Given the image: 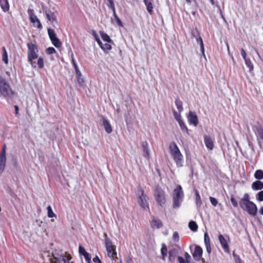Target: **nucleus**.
I'll use <instances>...</instances> for the list:
<instances>
[{
	"mask_svg": "<svg viewBox=\"0 0 263 263\" xmlns=\"http://www.w3.org/2000/svg\"><path fill=\"white\" fill-rule=\"evenodd\" d=\"M205 248H206V250L207 252L208 253V254H211V251H212L211 244L205 245Z\"/></svg>",
	"mask_w": 263,
	"mask_h": 263,
	"instance_id": "56",
	"label": "nucleus"
},
{
	"mask_svg": "<svg viewBox=\"0 0 263 263\" xmlns=\"http://www.w3.org/2000/svg\"><path fill=\"white\" fill-rule=\"evenodd\" d=\"M204 242L205 245L210 244V238L207 232H205L204 234Z\"/></svg>",
	"mask_w": 263,
	"mask_h": 263,
	"instance_id": "43",
	"label": "nucleus"
},
{
	"mask_svg": "<svg viewBox=\"0 0 263 263\" xmlns=\"http://www.w3.org/2000/svg\"><path fill=\"white\" fill-rule=\"evenodd\" d=\"M92 34H93V36L95 37L96 41H97V39H99L97 33L94 31L92 32Z\"/></svg>",
	"mask_w": 263,
	"mask_h": 263,
	"instance_id": "62",
	"label": "nucleus"
},
{
	"mask_svg": "<svg viewBox=\"0 0 263 263\" xmlns=\"http://www.w3.org/2000/svg\"><path fill=\"white\" fill-rule=\"evenodd\" d=\"M55 52H56L55 49L52 47H48L46 50V53L47 54H52Z\"/></svg>",
	"mask_w": 263,
	"mask_h": 263,
	"instance_id": "44",
	"label": "nucleus"
},
{
	"mask_svg": "<svg viewBox=\"0 0 263 263\" xmlns=\"http://www.w3.org/2000/svg\"><path fill=\"white\" fill-rule=\"evenodd\" d=\"M204 142L206 148L208 149L212 150L213 149L214 146V142L210 136L208 135H204Z\"/></svg>",
	"mask_w": 263,
	"mask_h": 263,
	"instance_id": "20",
	"label": "nucleus"
},
{
	"mask_svg": "<svg viewBox=\"0 0 263 263\" xmlns=\"http://www.w3.org/2000/svg\"><path fill=\"white\" fill-rule=\"evenodd\" d=\"M37 65L39 68L42 69L44 67V62L42 58L40 57L37 60Z\"/></svg>",
	"mask_w": 263,
	"mask_h": 263,
	"instance_id": "42",
	"label": "nucleus"
},
{
	"mask_svg": "<svg viewBox=\"0 0 263 263\" xmlns=\"http://www.w3.org/2000/svg\"><path fill=\"white\" fill-rule=\"evenodd\" d=\"M112 49L111 45L107 43L103 45L102 47H101V49L105 52H108L109 50Z\"/></svg>",
	"mask_w": 263,
	"mask_h": 263,
	"instance_id": "35",
	"label": "nucleus"
},
{
	"mask_svg": "<svg viewBox=\"0 0 263 263\" xmlns=\"http://www.w3.org/2000/svg\"><path fill=\"white\" fill-rule=\"evenodd\" d=\"M259 212L261 215H263V206L260 209Z\"/></svg>",
	"mask_w": 263,
	"mask_h": 263,
	"instance_id": "64",
	"label": "nucleus"
},
{
	"mask_svg": "<svg viewBox=\"0 0 263 263\" xmlns=\"http://www.w3.org/2000/svg\"><path fill=\"white\" fill-rule=\"evenodd\" d=\"M47 215L49 218L56 217V215L53 213L52 208L50 205H48L47 208Z\"/></svg>",
	"mask_w": 263,
	"mask_h": 263,
	"instance_id": "37",
	"label": "nucleus"
},
{
	"mask_svg": "<svg viewBox=\"0 0 263 263\" xmlns=\"http://www.w3.org/2000/svg\"><path fill=\"white\" fill-rule=\"evenodd\" d=\"M6 146L4 144L3 146L2 152L0 153V173H2L5 170L6 163Z\"/></svg>",
	"mask_w": 263,
	"mask_h": 263,
	"instance_id": "12",
	"label": "nucleus"
},
{
	"mask_svg": "<svg viewBox=\"0 0 263 263\" xmlns=\"http://www.w3.org/2000/svg\"><path fill=\"white\" fill-rule=\"evenodd\" d=\"M47 31H48V35H49V37L50 40L57 37V34L55 33V31H54V30H53L51 28H48Z\"/></svg>",
	"mask_w": 263,
	"mask_h": 263,
	"instance_id": "39",
	"label": "nucleus"
},
{
	"mask_svg": "<svg viewBox=\"0 0 263 263\" xmlns=\"http://www.w3.org/2000/svg\"><path fill=\"white\" fill-rule=\"evenodd\" d=\"M173 239L175 242H178L179 240V234L177 232H174L173 234Z\"/></svg>",
	"mask_w": 263,
	"mask_h": 263,
	"instance_id": "45",
	"label": "nucleus"
},
{
	"mask_svg": "<svg viewBox=\"0 0 263 263\" xmlns=\"http://www.w3.org/2000/svg\"><path fill=\"white\" fill-rule=\"evenodd\" d=\"M112 12H113V14H114V17L115 18V17H117L118 15L116 14V9H112Z\"/></svg>",
	"mask_w": 263,
	"mask_h": 263,
	"instance_id": "63",
	"label": "nucleus"
},
{
	"mask_svg": "<svg viewBox=\"0 0 263 263\" xmlns=\"http://www.w3.org/2000/svg\"><path fill=\"white\" fill-rule=\"evenodd\" d=\"M51 41L52 44L57 48H59L62 45L61 41L58 37L51 40Z\"/></svg>",
	"mask_w": 263,
	"mask_h": 263,
	"instance_id": "36",
	"label": "nucleus"
},
{
	"mask_svg": "<svg viewBox=\"0 0 263 263\" xmlns=\"http://www.w3.org/2000/svg\"><path fill=\"white\" fill-rule=\"evenodd\" d=\"M92 260L95 263H102L100 259L99 258V257L98 256H96V257H95L93 258Z\"/></svg>",
	"mask_w": 263,
	"mask_h": 263,
	"instance_id": "57",
	"label": "nucleus"
},
{
	"mask_svg": "<svg viewBox=\"0 0 263 263\" xmlns=\"http://www.w3.org/2000/svg\"><path fill=\"white\" fill-rule=\"evenodd\" d=\"M240 208L246 210L248 213L252 216H255L257 212V208L256 205L252 201L241 204Z\"/></svg>",
	"mask_w": 263,
	"mask_h": 263,
	"instance_id": "8",
	"label": "nucleus"
},
{
	"mask_svg": "<svg viewBox=\"0 0 263 263\" xmlns=\"http://www.w3.org/2000/svg\"><path fill=\"white\" fill-rule=\"evenodd\" d=\"M196 33H197V35H198V37L196 39L197 42L199 44L201 50L203 53H204V44L202 41V38L199 35V32L198 30L196 29L195 31Z\"/></svg>",
	"mask_w": 263,
	"mask_h": 263,
	"instance_id": "28",
	"label": "nucleus"
},
{
	"mask_svg": "<svg viewBox=\"0 0 263 263\" xmlns=\"http://www.w3.org/2000/svg\"><path fill=\"white\" fill-rule=\"evenodd\" d=\"M203 250L202 248L199 246H196L195 247L194 251L193 253V257L197 260L199 261L202 255Z\"/></svg>",
	"mask_w": 263,
	"mask_h": 263,
	"instance_id": "16",
	"label": "nucleus"
},
{
	"mask_svg": "<svg viewBox=\"0 0 263 263\" xmlns=\"http://www.w3.org/2000/svg\"><path fill=\"white\" fill-rule=\"evenodd\" d=\"M143 156L146 158L147 159H149V150L148 149H147V150H144V151H143Z\"/></svg>",
	"mask_w": 263,
	"mask_h": 263,
	"instance_id": "53",
	"label": "nucleus"
},
{
	"mask_svg": "<svg viewBox=\"0 0 263 263\" xmlns=\"http://www.w3.org/2000/svg\"><path fill=\"white\" fill-rule=\"evenodd\" d=\"M103 124L104 126L105 131L108 134L111 133L112 131V127H111V126L109 122L106 119H103Z\"/></svg>",
	"mask_w": 263,
	"mask_h": 263,
	"instance_id": "26",
	"label": "nucleus"
},
{
	"mask_svg": "<svg viewBox=\"0 0 263 263\" xmlns=\"http://www.w3.org/2000/svg\"><path fill=\"white\" fill-rule=\"evenodd\" d=\"M99 34L102 40L108 43H113V41L110 39L109 36L103 31H100Z\"/></svg>",
	"mask_w": 263,
	"mask_h": 263,
	"instance_id": "25",
	"label": "nucleus"
},
{
	"mask_svg": "<svg viewBox=\"0 0 263 263\" xmlns=\"http://www.w3.org/2000/svg\"><path fill=\"white\" fill-rule=\"evenodd\" d=\"M76 78L78 83H79L80 86H82L84 83V80L83 78H82V74L81 72H80L79 74L78 73H76Z\"/></svg>",
	"mask_w": 263,
	"mask_h": 263,
	"instance_id": "38",
	"label": "nucleus"
},
{
	"mask_svg": "<svg viewBox=\"0 0 263 263\" xmlns=\"http://www.w3.org/2000/svg\"><path fill=\"white\" fill-rule=\"evenodd\" d=\"M28 48V61L33 68H36V63L34 60L38 58V48L35 43L29 42L27 44Z\"/></svg>",
	"mask_w": 263,
	"mask_h": 263,
	"instance_id": "4",
	"label": "nucleus"
},
{
	"mask_svg": "<svg viewBox=\"0 0 263 263\" xmlns=\"http://www.w3.org/2000/svg\"><path fill=\"white\" fill-rule=\"evenodd\" d=\"M57 11H51L50 10H47L45 12L47 20L53 24L54 22H57Z\"/></svg>",
	"mask_w": 263,
	"mask_h": 263,
	"instance_id": "15",
	"label": "nucleus"
},
{
	"mask_svg": "<svg viewBox=\"0 0 263 263\" xmlns=\"http://www.w3.org/2000/svg\"><path fill=\"white\" fill-rule=\"evenodd\" d=\"M188 122L190 124L197 126L199 123L198 119L195 111H190L187 116Z\"/></svg>",
	"mask_w": 263,
	"mask_h": 263,
	"instance_id": "13",
	"label": "nucleus"
},
{
	"mask_svg": "<svg viewBox=\"0 0 263 263\" xmlns=\"http://www.w3.org/2000/svg\"><path fill=\"white\" fill-rule=\"evenodd\" d=\"M143 3L146 6V10L150 15L154 13V0H143Z\"/></svg>",
	"mask_w": 263,
	"mask_h": 263,
	"instance_id": "19",
	"label": "nucleus"
},
{
	"mask_svg": "<svg viewBox=\"0 0 263 263\" xmlns=\"http://www.w3.org/2000/svg\"><path fill=\"white\" fill-rule=\"evenodd\" d=\"M175 103L179 112H181L183 110L182 101L177 98L175 99Z\"/></svg>",
	"mask_w": 263,
	"mask_h": 263,
	"instance_id": "27",
	"label": "nucleus"
},
{
	"mask_svg": "<svg viewBox=\"0 0 263 263\" xmlns=\"http://www.w3.org/2000/svg\"><path fill=\"white\" fill-rule=\"evenodd\" d=\"M251 187L254 191L261 190L263 189V182L260 180L255 181L252 183Z\"/></svg>",
	"mask_w": 263,
	"mask_h": 263,
	"instance_id": "21",
	"label": "nucleus"
},
{
	"mask_svg": "<svg viewBox=\"0 0 263 263\" xmlns=\"http://www.w3.org/2000/svg\"><path fill=\"white\" fill-rule=\"evenodd\" d=\"M184 257L185 259L181 256H178L177 259L179 263H190L189 260L191 259V256L187 252L184 253Z\"/></svg>",
	"mask_w": 263,
	"mask_h": 263,
	"instance_id": "23",
	"label": "nucleus"
},
{
	"mask_svg": "<svg viewBox=\"0 0 263 263\" xmlns=\"http://www.w3.org/2000/svg\"><path fill=\"white\" fill-rule=\"evenodd\" d=\"M189 227L191 230L193 232L197 231L198 229V226L196 222L194 221H191L189 223Z\"/></svg>",
	"mask_w": 263,
	"mask_h": 263,
	"instance_id": "34",
	"label": "nucleus"
},
{
	"mask_svg": "<svg viewBox=\"0 0 263 263\" xmlns=\"http://www.w3.org/2000/svg\"><path fill=\"white\" fill-rule=\"evenodd\" d=\"M250 202H251V201L250 200V196L249 194L245 193L243 195V198L241 199L239 202L240 206H242L241 204L247 203Z\"/></svg>",
	"mask_w": 263,
	"mask_h": 263,
	"instance_id": "29",
	"label": "nucleus"
},
{
	"mask_svg": "<svg viewBox=\"0 0 263 263\" xmlns=\"http://www.w3.org/2000/svg\"><path fill=\"white\" fill-rule=\"evenodd\" d=\"M14 108H15V115H17L18 114V110H19L18 106L17 105H15Z\"/></svg>",
	"mask_w": 263,
	"mask_h": 263,
	"instance_id": "61",
	"label": "nucleus"
},
{
	"mask_svg": "<svg viewBox=\"0 0 263 263\" xmlns=\"http://www.w3.org/2000/svg\"><path fill=\"white\" fill-rule=\"evenodd\" d=\"M73 67L74 68V70L76 71V73H78L79 74L80 71L79 69V68H78V66L77 64H74V65H73Z\"/></svg>",
	"mask_w": 263,
	"mask_h": 263,
	"instance_id": "59",
	"label": "nucleus"
},
{
	"mask_svg": "<svg viewBox=\"0 0 263 263\" xmlns=\"http://www.w3.org/2000/svg\"><path fill=\"white\" fill-rule=\"evenodd\" d=\"M143 151L148 149V144L147 141H143L141 143Z\"/></svg>",
	"mask_w": 263,
	"mask_h": 263,
	"instance_id": "51",
	"label": "nucleus"
},
{
	"mask_svg": "<svg viewBox=\"0 0 263 263\" xmlns=\"http://www.w3.org/2000/svg\"><path fill=\"white\" fill-rule=\"evenodd\" d=\"M139 192L140 193L138 200L139 205L144 209L148 208V205L147 201V197L144 194V191L142 189H140L139 190Z\"/></svg>",
	"mask_w": 263,
	"mask_h": 263,
	"instance_id": "10",
	"label": "nucleus"
},
{
	"mask_svg": "<svg viewBox=\"0 0 263 263\" xmlns=\"http://www.w3.org/2000/svg\"><path fill=\"white\" fill-rule=\"evenodd\" d=\"M15 92L5 78L0 76V95L3 97L12 98Z\"/></svg>",
	"mask_w": 263,
	"mask_h": 263,
	"instance_id": "3",
	"label": "nucleus"
},
{
	"mask_svg": "<svg viewBox=\"0 0 263 263\" xmlns=\"http://www.w3.org/2000/svg\"><path fill=\"white\" fill-rule=\"evenodd\" d=\"M79 252L80 255H84L87 252L85 248L82 246H80L79 247Z\"/></svg>",
	"mask_w": 263,
	"mask_h": 263,
	"instance_id": "50",
	"label": "nucleus"
},
{
	"mask_svg": "<svg viewBox=\"0 0 263 263\" xmlns=\"http://www.w3.org/2000/svg\"><path fill=\"white\" fill-rule=\"evenodd\" d=\"M115 18L116 20L117 24H118V25L119 26H120V27H123V23L122 22L121 20L119 18L118 16L115 17Z\"/></svg>",
	"mask_w": 263,
	"mask_h": 263,
	"instance_id": "54",
	"label": "nucleus"
},
{
	"mask_svg": "<svg viewBox=\"0 0 263 263\" xmlns=\"http://www.w3.org/2000/svg\"><path fill=\"white\" fill-rule=\"evenodd\" d=\"M143 3L146 6V10L150 15L154 13V0H143Z\"/></svg>",
	"mask_w": 263,
	"mask_h": 263,
	"instance_id": "18",
	"label": "nucleus"
},
{
	"mask_svg": "<svg viewBox=\"0 0 263 263\" xmlns=\"http://www.w3.org/2000/svg\"><path fill=\"white\" fill-rule=\"evenodd\" d=\"M184 193L180 185H177L173 191V207L179 208L183 200Z\"/></svg>",
	"mask_w": 263,
	"mask_h": 263,
	"instance_id": "6",
	"label": "nucleus"
},
{
	"mask_svg": "<svg viewBox=\"0 0 263 263\" xmlns=\"http://www.w3.org/2000/svg\"><path fill=\"white\" fill-rule=\"evenodd\" d=\"M105 246L107 253V255L114 260L118 259L116 252V247L112 244L111 240L107 236L106 233H104Z\"/></svg>",
	"mask_w": 263,
	"mask_h": 263,
	"instance_id": "5",
	"label": "nucleus"
},
{
	"mask_svg": "<svg viewBox=\"0 0 263 263\" xmlns=\"http://www.w3.org/2000/svg\"><path fill=\"white\" fill-rule=\"evenodd\" d=\"M109 4L108 5V7L111 10L115 9V6L114 2H108Z\"/></svg>",
	"mask_w": 263,
	"mask_h": 263,
	"instance_id": "58",
	"label": "nucleus"
},
{
	"mask_svg": "<svg viewBox=\"0 0 263 263\" xmlns=\"http://www.w3.org/2000/svg\"><path fill=\"white\" fill-rule=\"evenodd\" d=\"M98 44L99 45L100 47L101 48V47H102L103 44L101 42L100 39H97V41Z\"/></svg>",
	"mask_w": 263,
	"mask_h": 263,
	"instance_id": "60",
	"label": "nucleus"
},
{
	"mask_svg": "<svg viewBox=\"0 0 263 263\" xmlns=\"http://www.w3.org/2000/svg\"><path fill=\"white\" fill-rule=\"evenodd\" d=\"M167 249L165 243L162 244V247L161 249V253L162 255V259L163 260H165L166 257L167 256Z\"/></svg>",
	"mask_w": 263,
	"mask_h": 263,
	"instance_id": "30",
	"label": "nucleus"
},
{
	"mask_svg": "<svg viewBox=\"0 0 263 263\" xmlns=\"http://www.w3.org/2000/svg\"><path fill=\"white\" fill-rule=\"evenodd\" d=\"M169 149L177 166L178 167H182L183 166V157L175 142H172L170 144Z\"/></svg>",
	"mask_w": 263,
	"mask_h": 263,
	"instance_id": "2",
	"label": "nucleus"
},
{
	"mask_svg": "<svg viewBox=\"0 0 263 263\" xmlns=\"http://www.w3.org/2000/svg\"><path fill=\"white\" fill-rule=\"evenodd\" d=\"M246 66L249 68L250 70L251 71L253 69V65L250 59L247 58L244 60Z\"/></svg>",
	"mask_w": 263,
	"mask_h": 263,
	"instance_id": "40",
	"label": "nucleus"
},
{
	"mask_svg": "<svg viewBox=\"0 0 263 263\" xmlns=\"http://www.w3.org/2000/svg\"><path fill=\"white\" fill-rule=\"evenodd\" d=\"M150 225L153 229H159L163 227V223L161 220L153 217V219L150 221Z\"/></svg>",
	"mask_w": 263,
	"mask_h": 263,
	"instance_id": "17",
	"label": "nucleus"
},
{
	"mask_svg": "<svg viewBox=\"0 0 263 263\" xmlns=\"http://www.w3.org/2000/svg\"><path fill=\"white\" fill-rule=\"evenodd\" d=\"M178 123L182 131L189 134V129L184 121L183 120L179 121Z\"/></svg>",
	"mask_w": 263,
	"mask_h": 263,
	"instance_id": "32",
	"label": "nucleus"
},
{
	"mask_svg": "<svg viewBox=\"0 0 263 263\" xmlns=\"http://www.w3.org/2000/svg\"><path fill=\"white\" fill-rule=\"evenodd\" d=\"M209 199L211 204L214 206H216L218 204V201L215 198L210 197Z\"/></svg>",
	"mask_w": 263,
	"mask_h": 263,
	"instance_id": "48",
	"label": "nucleus"
},
{
	"mask_svg": "<svg viewBox=\"0 0 263 263\" xmlns=\"http://www.w3.org/2000/svg\"><path fill=\"white\" fill-rule=\"evenodd\" d=\"M52 255V258H50V263H73L71 261V255L67 252H63L61 250H54Z\"/></svg>",
	"mask_w": 263,
	"mask_h": 263,
	"instance_id": "1",
	"label": "nucleus"
},
{
	"mask_svg": "<svg viewBox=\"0 0 263 263\" xmlns=\"http://www.w3.org/2000/svg\"><path fill=\"white\" fill-rule=\"evenodd\" d=\"M256 199L259 201H263V191H261L257 194Z\"/></svg>",
	"mask_w": 263,
	"mask_h": 263,
	"instance_id": "46",
	"label": "nucleus"
},
{
	"mask_svg": "<svg viewBox=\"0 0 263 263\" xmlns=\"http://www.w3.org/2000/svg\"><path fill=\"white\" fill-rule=\"evenodd\" d=\"M87 263H90L91 262V256L90 254L86 252L84 255H83Z\"/></svg>",
	"mask_w": 263,
	"mask_h": 263,
	"instance_id": "49",
	"label": "nucleus"
},
{
	"mask_svg": "<svg viewBox=\"0 0 263 263\" xmlns=\"http://www.w3.org/2000/svg\"><path fill=\"white\" fill-rule=\"evenodd\" d=\"M2 50H3L2 60L6 64H7L8 63V53H7L6 49L5 47H3L2 48Z\"/></svg>",
	"mask_w": 263,
	"mask_h": 263,
	"instance_id": "33",
	"label": "nucleus"
},
{
	"mask_svg": "<svg viewBox=\"0 0 263 263\" xmlns=\"http://www.w3.org/2000/svg\"><path fill=\"white\" fill-rule=\"evenodd\" d=\"M178 254L177 250L173 248L169 250L168 251V260L170 262L174 261L176 257H177V255Z\"/></svg>",
	"mask_w": 263,
	"mask_h": 263,
	"instance_id": "22",
	"label": "nucleus"
},
{
	"mask_svg": "<svg viewBox=\"0 0 263 263\" xmlns=\"http://www.w3.org/2000/svg\"><path fill=\"white\" fill-rule=\"evenodd\" d=\"M252 129L257 136L258 144H260L259 138L263 141V127L259 122H257L252 126Z\"/></svg>",
	"mask_w": 263,
	"mask_h": 263,
	"instance_id": "11",
	"label": "nucleus"
},
{
	"mask_svg": "<svg viewBox=\"0 0 263 263\" xmlns=\"http://www.w3.org/2000/svg\"><path fill=\"white\" fill-rule=\"evenodd\" d=\"M254 177L258 180L263 179V171L261 170H257L254 173Z\"/></svg>",
	"mask_w": 263,
	"mask_h": 263,
	"instance_id": "31",
	"label": "nucleus"
},
{
	"mask_svg": "<svg viewBox=\"0 0 263 263\" xmlns=\"http://www.w3.org/2000/svg\"><path fill=\"white\" fill-rule=\"evenodd\" d=\"M28 13L29 16L30 21L33 24L34 27H37L40 30L43 28L42 25L37 18V16L34 14V11L33 9H29L28 10Z\"/></svg>",
	"mask_w": 263,
	"mask_h": 263,
	"instance_id": "9",
	"label": "nucleus"
},
{
	"mask_svg": "<svg viewBox=\"0 0 263 263\" xmlns=\"http://www.w3.org/2000/svg\"><path fill=\"white\" fill-rule=\"evenodd\" d=\"M196 203L198 205H201V200L200 196V195L198 191L196 192Z\"/></svg>",
	"mask_w": 263,
	"mask_h": 263,
	"instance_id": "41",
	"label": "nucleus"
},
{
	"mask_svg": "<svg viewBox=\"0 0 263 263\" xmlns=\"http://www.w3.org/2000/svg\"><path fill=\"white\" fill-rule=\"evenodd\" d=\"M218 240L219 242L223 249V251L227 253H230V250L229 248V245L228 242L226 239V238L222 235L220 234L218 236Z\"/></svg>",
	"mask_w": 263,
	"mask_h": 263,
	"instance_id": "14",
	"label": "nucleus"
},
{
	"mask_svg": "<svg viewBox=\"0 0 263 263\" xmlns=\"http://www.w3.org/2000/svg\"><path fill=\"white\" fill-rule=\"evenodd\" d=\"M173 114L176 120L179 122V121L182 120L181 119V116L180 114L177 113V112L176 110L173 111Z\"/></svg>",
	"mask_w": 263,
	"mask_h": 263,
	"instance_id": "47",
	"label": "nucleus"
},
{
	"mask_svg": "<svg viewBox=\"0 0 263 263\" xmlns=\"http://www.w3.org/2000/svg\"><path fill=\"white\" fill-rule=\"evenodd\" d=\"M230 200L233 206L235 208H237L238 206V203L237 201L235 200V198L232 196L231 197Z\"/></svg>",
	"mask_w": 263,
	"mask_h": 263,
	"instance_id": "52",
	"label": "nucleus"
},
{
	"mask_svg": "<svg viewBox=\"0 0 263 263\" xmlns=\"http://www.w3.org/2000/svg\"><path fill=\"white\" fill-rule=\"evenodd\" d=\"M240 51H241V55L243 59L244 60L247 59V53H246V52L245 50V49L243 48H241L240 50Z\"/></svg>",
	"mask_w": 263,
	"mask_h": 263,
	"instance_id": "55",
	"label": "nucleus"
},
{
	"mask_svg": "<svg viewBox=\"0 0 263 263\" xmlns=\"http://www.w3.org/2000/svg\"><path fill=\"white\" fill-rule=\"evenodd\" d=\"M0 6L5 12H7L9 10V4L8 0H0Z\"/></svg>",
	"mask_w": 263,
	"mask_h": 263,
	"instance_id": "24",
	"label": "nucleus"
},
{
	"mask_svg": "<svg viewBox=\"0 0 263 263\" xmlns=\"http://www.w3.org/2000/svg\"><path fill=\"white\" fill-rule=\"evenodd\" d=\"M154 195L156 201L159 205L162 206L165 203V193L159 185H157L155 186L154 191Z\"/></svg>",
	"mask_w": 263,
	"mask_h": 263,
	"instance_id": "7",
	"label": "nucleus"
}]
</instances>
